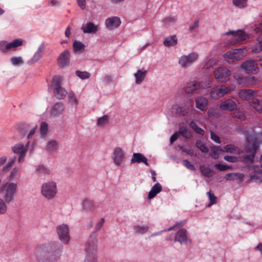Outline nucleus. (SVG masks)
<instances>
[{
    "label": "nucleus",
    "mask_w": 262,
    "mask_h": 262,
    "mask_svg": "<svg viewBox=\"0 0 262 262\" xmlns=\"http://www.w3.org/2000/svg\"><path fill=\"white\" fill-rule=\"evenodd\" d=\"M29 144L30 142L28 141L25 145L22 143H19L12 146V151L14 154L19 155L18 158V162L19 163L24 162L25 157L28 150Z\"/></svg>",
    "instance_id": "ddd939ff"
},
{
    "label": "nucleus",
    "mask_w": 262,
    "mask_h": 262,
    "mask_svg": "<svg viewBox=\"0 0 262 262\" xmlns=\"http://www.w3.org/2000/svg\"><path fill=\"white\" fill-rule=\"evenodd\" d=\"M195 106L197 108L202 111L206 110L208 104V99L204 97L200 96L195 99Z\"/></svg>",
    "instance_id": "393cba45"
},
{
    "label": "nucleus",
    "mask_w": 262,
    "mask_h": 262,
    "mask_svg": "<svg viewBox=\"0 0 262 262\" xmlns=\"http://www.w3.org/2000/svg\"><path fill=\"white\" fill-rule=\"evenodd\" d=\"M216 63V61L214 59H210L207 62H206L204 66V68L206 69H208L213 66H214Z\"/></svg>",
    "instance_id": "e2e57ef3"
},
{
    "label": "nucleus",
    "mask_w": 262,
    "mask_h": 262,
    "mask_svg": "<svg viewBox=\"0 0 262 262\" xmlns=\"http://www.w3.org/2000/svg\"><path fill=\"white\" fill-rule=\"evenodd\" d=\"M256 96V92L250 89L242 90L239 92V97L246 100L253 99Z\"/></svg>",
    "instance_id": "a878e982"
},
{
    "label": "nucleus",
    "mask_w": 262,
    "mask_h": 262,
    "mask_svg": "<svg viewBox=\"0 0 262 262\" xmlns=\"http://www.w3.org/2000/svg\"><path fill=\"white\" fill-rule=\"evenodd\" d=\"M18 192L17 183L7 181L0 184V195L3 200L9 204L13 203L16 198Z\"/></svg>",
    "instance_id": "f03ea898"
},
{
    "label": "nucleus",
    "mask_w": 262,
    "mask_h": 262,
    "mask_svg": "<svg viewBox=\"0 0 262 262\" xmlns=\"http://www.w3.org/2000/svg\"><path fill=\"white\" fill-rule=\"evenodd\" d=\"M76 75L81 79H89L91 77V74L86 71H79L76 72Z\"/></svg>",
    "instance_id": "4d7b16f0"
},
{
    "label": "nucleus",
    "mask_w": 262,
    "mask_h": 262,
    "mask_svg": "<svg viewBox=\"0 0 262 262\" xmlns=\"http://www.w3.org/2000/svg\"><path fill=\"white\" fill-rule=\"evenodd\" d=\"M62 253L61 245L57 242L41 244L36 247L35 257L37 262H56Z\"/></svg>",
    "instance_id": "f257e3e1"
},
{
    "label": "nucleus",
    "mask_w": 262,
    "mask_h": 262,
    "mask_svg": "<svg viewBox=\"0 0 262 262\" xmlns=\"http://www.w3.org/2000/svg\"><path fill=\"white\" fill-rule=\"evenodd\" d=\"M259 163V165H254L249 168V170L253 172V174L250 176V181L260 180V177L257 174H262V155L260 157Z\"/></svg>",
    "instance_id": "6ab92c4d"
},
{
    "label": "nucleus",
    "mask_w": 262,
    "mask_h": 262,
    "mask_svg": "<svg viewBox=\"0 0 262 262\" xmlns=\"http://www.w3.org/2000/svg\"><path fill=\"white\" fill-rule=\"evenodd\" d=\"M241 68L247 73L256 74L259 71L257 61L253 59L247 60L241 64Z\"/></svg>",
    "instance_id": "2eb2a0df"
},
{
    "label": "nucleus",
    "mask_w": 262,
    "mask_h": 262,
    "mask_svg": "<svg viewBox=\"0 0 262 262\" xmlns=\"http://www.w3.org/2000/svg\"><path fill=\"white\" fill-rule=\"evenodd\" d=\"M144 163L146 166H149L147 162V159L142 154L134 153L131 159V163Z\"/></svg>",
    "instance_id": "c85d7f7f"
},
{
    "label": "nucleus",
    "mask_w": 262,
    "mask_h": 262,
    "mask_svg": "<svg viewBox=\"0 0 262 262\" xmlns=\"http://www.w3.org/2000/svg\"><path fill=\"white\" fill-rule=\"evenodd\" d=\"M235 85L231 84L229 86L225 85H221L220 87L212 89L210 95L211 98L217 100L224 95L229 94L235 89Z\"/></svg>",
    "instance_id": "0eeeda50"
},
{
    "label": "nucleus",
    "mask_w": 262,
    "mask_h": 262,
    "mask_svg": "<svg viewBox=\"0 0 262 262\" xmlns=\"http://www.w3.org/2000/svg\"><path fill=\"white\" fill-rule=\"evenodd\" d=\"M207 194V195L209 198V201H210V203H209L208 206L209 207H210L213 204H214L216 203V200H217V198L214 195L213 193L211 192V191H209V192H208Z\"/></svg>",
    "instance_id": "13d9d810"
},
{
    "label": "nucleus",
    "mask_w": 262,
    "mask_h": 262,
    "mask_svg": "<svg viewBox=\"0 0 262 262\" xmlns=\"http://www.w3.org/2000/svg\"><path fill=\"white\" fill-rule=\"evenodd\" d=\"M215 167L221 171H225L230 168V166L227 165H223L221 164H216Z\"/></svg>",
    "instance_id": "338daca9"
},
{
    "label": "nucleus",
    "mask_w": 262,
    "mask_h": 262,
    "mask_svg": "<svg viewBox=\"0 0 262 262\" xmlns=\"http://www.w3.org/2000/svg\"><path fill=\"white\" fill-rule=\"evenodd\" d=\"M195 146L203 152L207 153L209 151L208 148L201 140H196L195 142Z\"/></svg>",
    "instance_id": "603ef678"
},
{
    "label": "nucleus",
    "mask_w": 262,
    "mask_h": 262,
    "mask_svg": "<svg viewBox=\"0 0 262 262\" xmlns=\"http://www.w3.org/2000/svg\"><path fill=\"white\" fill-rule=\"evenodd\" d=\"M56 232L59 240L64 244H68L71 239L70 229L65 224H62L56 227Z\"/></svg>",
    "instance_id": "f8f14e48"
},
{
    "label": "nucleus",
    "mask_w": 262,
    "mask_h": 262,
    "mask_svg": "<svg viewBox=\"0 0 262 262\" xmlns=\"http://www.w3.org/2000/svg\"><path fill=\"white\" fill-rule=\"evenodd\" d=\"M10 204L6 202L5 200L0 198V215H4L8 211V205Z\"/></svg>",
    "instance_id": "79ce46f5"
},
{
    "label": "nucleus",
    "mask_w": 262,
    "mask_h": 262,
    "mask_svg": "<svg viewBox=\"0 0 262 262\" xmlns=\"http://www.w3.org/2000/svg\"><path fill=\"white\" fill-rule=\"evenodd\" d=\"M112 158L116 165H121L125 160V155L123 150L120 147H116L114 149Z\"/></svg>",
    "instance_id": "dca6fc26"
},
{
    "label": "nucleus",
    "mask_w": 262,
    "mask_h": 262,
    "mask_svg": "<svg viewBox=\"0 0 262 262\" xmlns=\"http://www.w3.org/2000/svg\"><path fill=\"white\" fill-rule=\"evenodd\" d=\"M104 223V219H103V218L101 219L96 224V226L95 227V231L97 232L98 231H99L102 227Z\"/></svg>",
    "instance_id": "774afa93"
},
{
    "label": "nucleus",
    "mask_w": 262,
    "mask_h": 262,
    "mask_svg": "<svg viewBox=\"0 0 262 262\" xmlns=\"http://www.w3.org/2000/svg\"><path fill=\"white\" fill-rule=\"evenodd\" d=\"M257 43L253 46L252 52L254 53L257 54L262 51V35H259L257 37Z\"/></svg>",
    "instance_id": "c9c22d12"
},
{
    "label": "nucleus",
    "mask_w": 262,
    "mask_h": 262,
    "mask_svg": "<svg viewBox=\"0 0 262 262\" xmlns=\"http://www.w3.org/2000/svg\"><path fill=\"white\" fill-rule=\"evenodd\" d=\"M223 148H222L220 146H214L211 148V151L210 153V156L214 159H217L219 158V151H222V149Z\"/></svg>",
    "instance_id": "de8ad7c7"
},
{
    "label": "nucleus",
    "mask_w": 262,
    "mask_h": 262,
    "mask_svg": "<svg viewBox=\"0 0 262 262\" xmlns=\"http://www.w3.org/2000/svg\"><path fill=\"white\" fill-rule=\"evenodd\" d=\"M171 114H180L182 116H185L188 113L183 106L179 105L177 104H174L172 105L171 107Z\"/></svg>",
    "instance_id": "7c9ffc66"
},
{
    "label": "nucleus",
    "mask_w": 262,
    "mask_h": 262,
    "mask_svg": "<svg viewBox=\"0 0 262 262\" xmlns=\"http://www.w3.org/2000/svg\"><path fill=\"white\" fill-rule=\"evenodd\" d=\"M11 64L14 66H19L24 64V59L20 56H14L10 59Z\"/></svg>",
    "instance_id": "37998d69"
},
{
    "label": "nucleus",
    "mask_w": 262,
    "mask_h": 262,
    "mask_svg": "<svg viewBox=\"0 0 262 262\" xmlns=\"http://www.w3.org/2000/svg\"><path fill=\"white\" fill-rule=\"evenodd\" d=\"M82 205L83 209L86 211H92L94 209V203L91 200H85Z\"/></svg>",
    "instance_id": "49530a36"
},
{
    "label": "nucleus",
    "mask_w": 262,
    "mask_h": 262,
    "mask_svg": "<svg viewBox=\"0 0 262 262\" xmlns=\"http://www.w3.org/2000/svg\"><path fill=\"white\" fill-rule=\"evenodd\" d=\"M35 170L38 173H45L48 171L47 168L43 165H37L35 168Z\"/></svg>",
    "instance_id": "052dcab7"
},
{
    "label": "nucleus",
    "mask_w": 262,
    "mask_h": 262,
    "mask_svg": "<svg viewBox=\"0 0 262 262\" xmlns=\"http://www.w3.org/2000/svg\"><path fill=\"white\" fill-rule=\"evenodd\" d=\"M149 229V227L148 225H137L134 227L135 232L140 234L146 233Z\"/></svg>",
    "instance_id": "ea45409f"
},
{
    "label": "nucleus",
    "mask_w": 262,
    "mask_h": 262,
    "mask_svg": "<svg viewBox=\"0 0 262 262\" xmlns=\"http://www.w3.org/2000/svg\"><path fill=\"white\" fill-rule=\"evenodd\" d=\"M98 26L92 22L83 24L81 30L84 33H95L98 31Z\"/></svg>",
    "instance_id": "b1692460"
},
{
    "label": "nucleus",
    "mask_w": 262,
    "mask_h": 262,
    "mask_svg": "<svg viewBox=\"0 0 262 262\" xmlns=\"http://www.w3.org/2000/svg\"><path fill=\"white\" fill-rule=\"evenodd\" d=\"M189 126L193 130L196 132V133L202 135L204 134V130L201 127H199L195 121H191L189 124Z\"/></svg>",
    "instance_id": "09e8293b"
},
{
    "label": "nucleus",
    "mask_w": 262,
    "mask_h": 262,
    "mask_svg": "<svg viewBox=\"0 0 262 262\" xmlns=\"http://www.w3.org/2000/svg\"><path fill=\"white\" fill-rule=\"evenodd\" d=\"M85 46L80 41H75L73 43V49L75 51H81L84 50Z\"/></svg>",
    "instance_id": "5fc2aeb1"
},
{
    "label": "nucleus",
    "mask_w": 262,
    "mask_h": 262,
    "mask_svg": "<svg viewBox=\"0 0 262 262\" xmlns=\"http://www.w3.org/2000/svg\"><path fill=\"white\" fill-rule=\"evenodd\" d=\"M121 23L120 18L117 16H113L109 17L105 20V25L106 28L111 30L119 27Z\"/></svg>",
    "instance_id": "4be33fe9"
},
{
    "label": "nucleus",
    "mask_w": 262,
    "mask_h": 262,
    "mask_svg": "<svg viewBox=\"0 0 262 262\" xmlns=\"http://www.w3.org/2000/svg\"><path fill=\"white\" fill-rule=\"evenodd\" d=\"M62 78L59 76H55L52 79L51 86L54 88V96L58 99H63L67 95V92L61 86Z\"/></svg>",
    "instance_id": "423d86ee"
},
{
    "label": "nucleus",
    "mask_w": 262,
    "mask_h": 262,
    "mask_svg": "<svg viewBox=\"0 0 262 262\" xmlns=\"http://www.w3.org/2000/svg\"><path fill=\"white\" fill-rule=\"evenodd\" d=\"M44 48L42 46H39L34 53L33 56L28 61V63L32 64L38 61L43 55Z\"/></svg>",
    "instance_id": "bb28decb"
},
{
    "label": "nucleus",
    "mask_w": 262,
    "mask_h": 262,
    "mask_svg": "<svg viewBox=\"0 0 262 262\" xmlns=\"http://www.w3.org/2000/svg\"><path fill=\"white\" fill-rule=\"evenodd\" d=\"M224 159L225 160L229 162L236 163L238 162V158L235 156H225L224 157Z\"/></svg>",
    "instance_id": "680f3d73"
},
{
    "label": "nucleus",
    "mask_w": 262,
    "mask_h": 262,
    "mask_svg": "<svg viewBox=\"0 0 262 262\" xmlns=\"http://www.w3.org/2000/svg\"><path fill=\"white\" fill-rule=\"evenodd\" d=\"M251 105L258 112H262V100L254 99L250 102Z\"/></svg>",
    "instance_id": "a19ab883"
},
{
    "label": "nucleus",
    "mask_w": 262,
    "mask_h": 262,
    "mask_svg": "<svg viewBox=\"0 0 262 262\" xmlns=\"http://www.w3.org/2000/svg\"><path fill=\"white\" fill-rule=\"evenodd\" d=\"M183 165L188 169L191 170H195V168L193 164H192L188 160H184L183 161Z\"/></svg>",
    "instance_id": "69168bd1"
},
{
    "label": "nucleus",
    "mask_w": 262,
    "mask_h": 262,
    "mask_svg": "<svg viewBox=\"0 0 262 262\" xmlns=\"http://www.w3.org/2000/svg\"><path fill=\"white\" fill-rule=\"evenodd\" d=\"M68 103L75 108L78 104V99L73 92L69 93L68 95Z\"/></svg>",
    "instance_id": "72a5a7b5"
},
{
    "label": "nucleus",
    "mask_w": 262,
    "mask_h": 262,
    "mask_svg": "<svg viewBox=\"0 0 262 262\" xmlns=\"http://www.w3.org/2000/svg\"><path fill=\"white\" fill-rule=\"evenodd\" d=\"M65 106L62 102H57L54 104L49 111L50 116L52 118L58 117L64 112Z\"/></svg>",
    "instance_id": "a211bd4d"
},
{
    "label": "nucleus",
    "mask_w": 262,
    "mask_h": 262,
    "mask_svg": "<svg viewBox=\"0 0 262 262\" xmlns=\"http://www.w3.org/2000/svg\"><path fill=\"white\" fill-rule=\"evenodd\" d=\"M233 78L236 81L238 84L244 86L245 77H243L242 74L238 73H235L233 75Z\"/></svg>",
    "instance_id": "3c124183"
},
{
    "label": "nucleus",
    "mask_w": 262,
    "mask_h": 262,
    "mask_svg": "<svg viewBox=\"0 0 262 262\" xmlns=\"http://www.w3.org/2000/svg\"><path fill=\"white\" fill-rule=\"evenodd\" d=\"M236 107V103L231 99L224 101L220 105V108L222 110L228 111H232L235 110Z\"/></svg>",
    "instance_id": "5701e85b"
},
{
    "label": "nucleus",
    "mask_w": 262,
    "mask_h": 262,
    "mask_svg": "<svg viewBox=\"0 0 262 262\" xmlns=\"http://www.w3.org/2000/svg\"><path fill=\"white\" fill-rule=\"evenodd\" d=\"M222 151L232 154L239 155L241 152V150L239 148L233 144H228L223 147Z\"/></svg>",
    "instance_id": "c756f323"
},
{
    "label": "nucleus",
    "mask_w": 262,
    "mask_h": 262,
    "mask_svg": "<svg viewBox=\"0 0 262 262\" xmlns=\"http://www.w3.org/2000/svg\"><path fill=\"white\" fill-rule=\"evenodd\" d=\"M70 61V54L69 51L65 50L62 52L57 59V62L61 68H65L69 66Z\"/></svg>",
    "instance_id": "aec40b11"
},
{
    "label": "nucleus",
    "mask_w": 262,
    "mask_h": 262,
    "mask_svg": "<svg viewBox=\"0 0 262 262\" xmlns=\"http://www.w3.org/2000/svg\"><path fill=\"white\" fill-rule=\"evenodd\" d=\"M231 75L230 70L225 67H217L213 71L214 77L219 82L225 83L228 81Z\"/></svg>",
    "instance_id": "6e6552de"
},
{
    "label": "nucleus",
    "mask_w": 262,
    "mask_h": 262,
    "mask_svg": "<svg viewBox=\"0 0 262 262\" xmlns=\"http://www.w3.org/2000/svg\"><path fill=\"white\" fill-rule=\"evenodd\" d=\"M97 239L95 236H91L85 245L84 262H97Z\"/></svg>",
    "instance_id": "7ed1b4c3"
},
{
    "label": "nucleus",
    "mask_w": 262,
    "mask_h": 262,
    "mask_svg": "<svg viewBox=\"0 0 262 262\" xmlns=\"http://www.w3.org/2000/svg\"><path fill=\"white\" fill-rule=\"evenodd\" d=\"M58 192L56 183L54 181L43 183L41 186V193L47 199L54 198Z\"/></svg>",
    "instance_id": "39448f33"
},
{
    "label": "nucleus",
    "mask_w": 262,
    "mask_h": 262,
    "mask_svg": "<svg viewBox=\"0 0 262 262\" xmlns=\"http://www.w3.org/2000/svg\"><path fill=\"white\" fill-rule=\"evenodd\" d=\"M180 148L183 150V151L186 152L187 155H192L193 154V150L191 147L182 146H180Z\"/></svg>",
    "instance_id": "0e129e2a"
},
{
    "label": "nucleus",
    "mask_w": 262,
    "mask_h": 262,
    "mask_svg": "<svg viewBox=\"0 0 262 262\" xmlns=\"http://www.w3.org/2000/svg\"><path fill=\"white\" fill-rule=\"evenodd\" d=\"M211 84V81L208 80L206 83L203 85L202 83L198 81L197 80H194L188 82L185 88V92L187 94H191L199 89H206L209 88Z\"/></svg>",
    "instance_id": "4468645a"
},
{
    "label": "nucleus",
    "mask_w": 262,
    "mask_h": 262,
    "mask_svg": "<svg viewBox=\"0 0 262 262\" xmlns=\"http://www.w3.org/2000/svg\"><path fill=\"white\" fill-rule=\"evenodd\" d=\"M48 129V124L45 122H42L40 126V133L42 136H45Z\"/></svg>",
    "instance_id": "bf43d9fd"
},
{
    "label": "nucleus",
    "mask_w": 262,
    "mask_h": 262,
    "mask_svg": "<svg viewBox=\"0 0 262 262\" xmlns=\"http://www.w3.org/2000/svg\"><path fill=\"white\" fill-rule=\"evenodd\" d=\"M23 44L20 39H16L11 42L6 40L0 41V52L3 53H8L11 51H14L16 48Z\"/></svg>",
    "instance_id": "1a4fd4ad"
},
{
    "label": "nucleus",
    "mask_w": 262,
    "mask_h": 262,
    "mask_svg": "<svg viewBox=\"0 0 262 262\" xmlns=\"http://www.w3.org/2000/svg\"><path fill=\"white\" fill-rule=\"evenodd\" d=\"M177 43V38L176 35H172L165 38L163 44L165 47H170Z\"/></svg>",
    "instance_id": "f704fd0d"
},
{
    "label": "nucleus",
    "mask_w": 262,
    "mask_h": 262,
    "mask_svg": "<svg viewBox=\"0 0 262 262\" xmlns=\"http://www.w3.org/2000/svg\"><path fill=\"white\" fill-rule=\"evenodd\" d=\"M174 241L178 242L181 245H188L191 243V241L187 236V231L184 229H181L176 233Z\"/></svg>",
    "instance_id": "f3484780"
},
{
    "label": "nucleus",
    "mask_w": 262,
    "mask_h": 262,
    "mask_svg": "<svg viewBox=\"0 0 262 262\" xmlns=\"http://www.w3.org/2000/svg\"><path fill=\"white\" fill-rule=\"evenodd\" d=\"M226 35H232V38L228 43L229 45H234L247 39L248 35L242 30L229 31L224 34Z\"/></svg>",
    "instance_id": "9b49d317"
},
{
    "label": "nucleus",
    "mask_w": 262,
    "mask_h": 262,
    "mask_svg": "<svg viewBox=\"0 0 262 262\" xmlns=\"http://www.w3.org/2000/svg\"><path fill=\"white\" fill-rule=\"evenodd\" d=\"M255 152L256 148L254 147L253 149L249 152L247 153L243 156L242 161L248 167L249 169L250 167H253L254 165L252 164L255 163Z\"/></svg>",
    "instance_id": "412c9836"
},
{
    "label": "nucleus",
    "mask_w": 262,
    "mask_h": 262,
    "mask_svg": "<svg viewBox=\"0 0 262 262\" xmlns=\"http://www.w3.org/2000/svg\"><path fill=\"white\" fill-rule=\"evenodd\" d=\"M109 117L107 115H104L97 119V125L99 127H103L108 122Z\"/></svg>",
    "instance_id": "c03bdc74"
},
{
    "label": "nucleus",
    "mask_w": 262,
    "mask_h": 262,
    "mask_svg": "<svg viewBox=\"0 0 262 262\" xmlns=\"http://www.w3.org/2000/svg\"><path fill=\"white\" fill-rule=\"evenodd\" d=\"M147 72L146 70L142 69L138 70L136 73L134 74L136 78V83L140 84L145 79Z\"/></svg>",
    "instance_id": "2f4dec72"
},
{
    "label": "nucleus",
    "mask_w": 262,
    "mask_h": 262,
    "mask_svg": "<svg viewBox=\"0 0 262 262\" xmlns=\"http://www.w3.org/2000/svg\"><path fill=\"white\" fill-rule=\"evenodd\" d=\"M161 190L162 186L161 184L159 183H157L154 185L149 192L148 199L149 200L153 199L158 193L161 192Z\"/></svg>",
    "instance_id": "473e14b6"
},
{
    "label": "nucleus",
    "mask_w": 262,
    "mask_h": 262,
    "mask_svg": "<svg viewBox=\"0 0 262 262\" xmlns=\"http://www.w3.org/2000/svg\"><path fill=\"white\" fill-rule=\"evenodd\" d=\"M198 57V54L195 52H192L187 55H182L178 59L179 65L183 69H186L195 62Z\"/></svg>",
    "instance_id": "9d476101"
},
{
    "label": "nucleus",
    "mask_w": 262,
    "mask_h": 262,
    "mask_svg": "<svg viewBox=\"0 0 262 262\" xmlns=\"http://www.w3.org/2000/svg\"><path fill=\"white\" fill-rule=\"evenodd\" d=\"M16 157L14 156L13 158L10 159L7 163L3 167L2 170L4 172L8 171L10 168L11 167L16 161Z\"/></svg>",
    "instance_id": "8fccbe9b"
},
{
    "label": "nucleus",
    "mask_w": 262,
    "mask_h": 262,
    "mask_svg": "<svg viewBox=\"0 0 262 262\" xmlns=\"http://www.w3.org/2000/svg\"><path fill=\"white\" fill-rule=\"evenodd\" d=\"M179 133L187 139L190 138L191 137L190 131L184 123L180 124Z\"/></svg>",
    "instance_id": "e433bc0d"
},
{
    "label": "nucleus",
    "mask_w": 262,
    "mask_h": 262,
    "mask_svg": "<svg viewBox=\"0 0 262 262\" xmlns=\"http://www.w3.org/2000/svg\"><path fill=\"white\" fill-rule=\"evenodd\" d=\"M248 50L246 48H238L227 51L223 54V57L229 63L240 60L243 57L248 54Z\"/></svg>",
    "instance_id": "20e7f679"
},
{
    "label": "nucleus",
    "mask_w": 262,
    "mask_h": 262,
    "mask_svg": "<svg viewBox=\"0 0 262 262\" xmlns=\"http://www.w3.org/2000/svg\"><path fill=\"white\" fill-rule=\"evenodd\" d=\"M258 82L257 78L253 76H248L245 77V81L244 86H249L250 85H255Z\"/></svg>",
    "instance_id": "58836bf2"
},
{
    "label": "nucleus",
    "mask_w": 262,
    "mask_h": 262,
    "mask_svg": "<svg viewBox=\"0 0 262 262\" xmlns=\"http://www.w3.org/2000/svg\"><path fill=\"white\" fill-rule=\"evenodd\" d=\"M58 149V144L56 141L51 140L47 142L46 150L50 155L55 154Z\"/></svg>",
    "instance_id": "cd10ccee"
},
{
    "label": "nucleus",
    "mask_w": 262,
    "mask_h": 262,
    "mask_svg": "<svg viewBox=\"0 0 262 262\" xmlns=\"http://www.w3.org/2000/svg\"><path fill=\"white\" fill-rule=\"evenodd\" d=\"M21 168L19 166H14L9 173V178L11 180L16 179L20 175Z\"/></svg>",
    "instance_id": "4c0bfd02"
},
{
    "label": "nucleus",
    "mask_w": 262,
    "mask_h": 262,
    "mask_svg": "<svg viewBox=\"0 0 262 262\" xmlns=\"http://www.w3.org/2000/svg\"><path fill=\"white\" fill-rule=\"evenodd\" d=\"M248 0H233V4L239 8H244L247 6Z\"/></svg>",
    "instance_id": "6e6d98bb"
},
{
    "label": "nucleus",
    "mask_w": 262,
    "mask_h": 262,
    "mask_svg": "<svg viewBox=\"0 0 262 262\" xmlns=\"http://www.w3.org/2000/svg\"><path fill=\"white\" fill-rule=\"evenodd\" d=\"M200 169L201 173L208 178L212 177L213 174V171L205 166H201Z\"/></svg>",
    "instance_id": "a18cd8bd"
},
{
    "label": "nucleus",
    "mask_w": 262,
    "mask_h": 262,
    "mask_svg": "<svg viewBox=\"0 0 262 262\" xmlns=\"http://www.w3.org/2000/svg\"><path fill=\"white\" fill-rule=\"evenodd\" d=\"M183 106L188 113L189 111H191L193 110V100L191 98L187 100L184 103Z\"/></svg>",
    "instance_id": "864d4df0"
}]
</instances>
